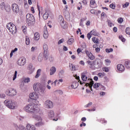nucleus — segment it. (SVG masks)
<instances>
[{
    "label": "nucleus",
    "mask_w": 130,
    "mask_h": 130,
    "mask_svg": "<svg viewBox=\"0 0 130 130\" xmlns=\"http://www.w3.org/2000/svg\"><path fill=\"white\" fill-rule=\"evenodd\" d=\"M24 83H29L30 82V78H25L24 79Z\"/></svg>",
    "instance_id": "nucleus-53"
},
{
    "label": "nucleus",
    "mask_w": 130,
    "mask_h": 130,
    "mask_svg": "<svg viewBox=\"0 0 130 130\" xmlns=\"http://www.w3.org/2000/svg\"><path fill=\"white\" fill-rule=\"evenodd\" d=\"M113 30L114 32H117V27H114L113 28Z\"/></svg>",
    "instance_id": "nucleus-61"
},
{
    "label": "nucleus",
    "mask_w": 130,
    "mask_h": 130,
    "mask_svg": "<svg viewBox=\"0 0 130 130\" xmlns=\"http://www.w3.org/2000/svg\"><path fill=\"white\" fill-rule=\"evenodd\" d=\"M117 22L119 23V24H122V22H123V19L121 17H120L118 19Z\"/></svg>",
    "instance_id": "nucleus-46"
},
{
    "label": "nucleus",
    "mask_w": 130,
    "mask_h": 130,
    "mask_svg": "<svg viewBox=\"0 0 130 130\" xmlns=\"http://www.w3.org/2000/svg\"><path fill=\"white\" fill-rule=\"evenodd\" d=\"M14 126L16 127V129H18V128H19L21 130H25V126H23L22 125H19V126H18L16 124H15Z\"/></svg>",
    "instance_id": "nucleus-25"
},
{
    "label": "nucleus",
    "mask_w": 130,
    "mask_h": 130,
    "mask_svg": "<svg viewBox=\"0 0 130 130\" xmlns=\"http://www.w3.org/2000/svg\"><path fill=\"white\" fill-rule=\"evenodd\" d=\"M119 39H120V40H121L122 42H125V39H124V38H123L122 35H120L119 36Z\"/></svg>",
    "instance_id": "nucleus-43"
},
{
    "label": "nucleus",
    "mask_w": 130,
    "mask_h": 130,
    "mask_svg": "<svg viewBox=\"0 0 130 130\" xmlns=\"http://www.w3.org/2000/svg\"><path fill=\"white\" fill-rule=\"evenodd\" d=\"M90 13L95 15L96 14V11H95V10L92 9L90 10Z\"/></svg>",
    "instance_id": "nucleus-58"
},
{
    "label": "nucleus",
    "mask_w": 130,
    "mask_h": 130,
    "mask_svg": "<svg viewBox=\"0 0 130 130\" xmlns=\"http://www.w3.org/2000/svg\"><path fill=\"white\" fill-rule=\"evenodd\" d=\"M25 44L26 45H29V44H30V39H29V37H25Z\"/></svg>",
    "instance_id": "nucleus-33"
},
{
    "label": "nucleus",
    "mask_w": 130,
    "mask_h": 130,
    "mask_svg": "<svg viewBox=\"0 0 130 130\" xmlns=\"http://www.w3.org/2000/svg\"><path fill=\"white\" fill-rule=\"evenodd\" d=\"M92 35L90 34V32L87 34V38L88 40H90L91 39V37H92Z\"/></svg>",
    "instance_id": "nucleus-55"
},
{
    "label": "nucleus",
    "mask_w": 130,
    "mask_h": 130,
    "mask_svg": "<svg viewBox=\"0 0 130 130\" xmlns=\"http://www.w3.org/2000/svg\"><path fill=\"white\" fill-rule=\"evenodd\" d=\"M117 69L119 72H121V73L124 72V70H125L124 66L122 64H118L117 66Z\"/></svg>",
    "instance_id": "nucleus-14"
},
{
    "label": "nucleus",
    "mask_w": 130,
    "mask_h": 130,
    "mask_svg": "<svg viewBox=\"0 0 130 130\" xmlns=\"http://www.w3.org/2000/svg\"><path fill=\"white\" fill-rule=\"evenodd\" d=\"M90 7L91 8H94V5H96V1L95 0H90Z\"/></svg>",
    "instance_id": "nucleus-35"
},
{
    "label": "nucleus",
    "mask_w": 130,
    "mask_h": 130,
    "mask_svg": "<svg viewBox=\"0 0 130 130\" xmlns=\"http://www.w3.org/2000/svg\"><path fill=\"white\" fill-rule=\"evenodd\" d=\"M49 16V12L46 11L43 16V19H44V20H47L48 19Z\"/></svg>",
    "instance_id": "nucleus-22"
},
{
    "label": "nucleus",
    "mask_w": 130,
    "mask_h": 130,
    "mask_svg": "<svg viewBox=\"0 0 130 130\" xmlns=\"http://www.w3.org/2000/svg\"><path fill=\"white\" fill-rule=\"evenodd\" d=\"M78 5H79V6H78L77 9L79 11H80V10H81V9H82V8H83V6H82V3H81L80 2L79 3Z\"/></svg>",
    "instance_id": "nucleus-49"
},
{
    "label": "nucleus",
    "mask_w": 130,
    "mask_h": 130,
    "mask_svg": "<svg viewBox=\"0 0 130 130\" xmlns=\"http://www.w3.org/2000/svg\"><path fill=\"white\" fill-rule=\"evenodd\" d=\"M27 70L28 71L29 74H33V72L35 70V68H33V64L31 63L28 64L27 66Z\"/></svg>",
    "instance_id": "nucleus-13"
},
{
    "label": "nucleus",
    "mask_w": 130,
    "mask_h": 130,
    "mask_svg": "<svg viewBox=\"0 0 130 130\" xmlns=\"http://www.w3.org/2000/svg\"><path fill=\"white\" fill-rule=\"evenodd\" d=\"M100 121L101 123H103V124H106L107 123V121L105 120L104 118H102Z\"/></svg>",
    "instance_id": "nucleus-41"
},
{
    "label": "nucleus",
    "mask_w": 130,
    "mask_h": 130,
    "mask_svg": "<svg viewBox=\"0 0 130 130\" xmlns=\"http://www.w3.org/2000/svg\"><path fill=\"white\" fill-rule=\"evenodd\" d=\"M38 60L40 62H41V61H42V60H43V55H42V54H40L39 55V56L38 57Z\"/></svg>",
    "instance_id": "nucleus-31"
},
{
    "label": "nucleus",
    "mask_w": 130,
    "mask_h": 130,
    "mask_svg": "<svg viewBox=\"0 0 130 130\" xmlns=\"http://www.w3.org/2000/svg\"><path fill=\"white\" fill-rule=\"evenodd\" d=\"M17 91L13 88L7 89L6 92V95H8V96H15V95H17Z\"/></svg>",
    "instance_id": "nucleus-5"
},
{
    "label": "nucleus",
    "mask_w": 130,
    "mask_h": 130,
    "mask_svg": "<svg viewBox=\"0 0 130 130\" xmlns=\"http://www.w3.org/2000/svg\"><path fill=\"white\" fill-rule=\"evenodd\" d=\"M87 63H88V64H89V68H90V69H92L93 68V66H94V62L90 61V60H88L87 61Z\"/></svg>",
    "instance_id": "nucleus-30"
},
{
    "label": "nucleus",
    "mask_w": 130,
    "mask_h": 130,
    "mask_svg": "<svg viewBox=\"0 0 130 130\" xmlns=\"http://www.w3.org/2000/svg\"><path fill=\"white\" fill-rule=\"evenodd\" d=\"M44 34H43V37L45 39H47V38H48V36H49V35H48V31L47 30V28H46V27H44Z\"/></svg>",
    "instance_id": "nucleus-16"
},
{
    "label": "nucleus",
    "mask_w": 130,
    "mask_h": 130,
    "mask_svg": "<svg viewBox=\"0 0 130 130\" xmlns=\"http://www.w3.org/2000/svg\"><path fill=\"white\" fill-rule=\"evenodd\" d=\"M110 8H111V9H112L113 10H115V5L113 4H110Z\"/></svg>",
    "instance_id": "nucleus-54"
},
{
    "label": "nucleus",
    "mask_w": 130,
    "mask_h": 130,
    "mask_svg": "<svg viewBox=\"0 0 130 130\" xmlns=\"http://www.w3.org/2000/svg\"><path fill=\"white\" fill-rule=\"evenodd\" d=\"M24 110L29 113L37 114L40 111V109L35 104H29L24 107Z\"/></svg>",
    "instance_id": "nucleus-1"
},
{
    "label": "nucleus",
    "mask_w": 130,
    "mask_h": 130,
    "mask_svg": "<svg viewBox=\"0 0 130 130\" xmlns=\"http://www.w3.org/2000/svg\"><path fill=\"white\" fill-rule=\"evenodd\" d=\"M113 51V49L110 48V49H106V52H108V53H109V52H112Z\"/></svg>",
    "instance_id": "nucleus-51"
},
{
    "label": "nucleus",
    "mask_w": 130,
    "mask_h": 130,
    "mask_svg": "<svg viewBox=\"0 0 130 130\" xmlns=\"http://www.w3.org/2000/svg\"><path fill=\"white\" fill-rule=\"evenodd\" d=\"M17 74H18V72H17V71H16L15 72L14 75L13 76V81H15V80H16V79H17Z\"/></svg>",
    "instance_id": "nucleus-50"
},
{
    "label": "nucleus",
    "mask_w": 130,
    "mask_h": 130,
    "mask_svg": "<svg viewBox=\"0 0 130 130\" xmlns=\"http://www.w3.org/2000/svg\"><path fill=\"white\" fill-rule=\"evenodd\" d=\"M29 98L32 100H37L38 99V94L35 92H31L29 94Z\"/></svg>",
    "instance_id": "nucleus-11"
},
{
    "label": "nucleus",
    "mask_w": 130,
    "mask_h": 130,
    "mask_svg": "<svg viewBox=\"0 0 130 130\" xmlns=\"http://www.w3.org/2000/svg\"><path fill=\"white\" fill-rule=\"evenodd\" d=\"M26 58L24 57H22L20 58L17 62V63L18 66H20L23 67V66H25L26 64Z\"/></svg>",
    "instance_id": "nucleus-7"
},
{
    "label": "nucleus",
    "mask_w": 130,
    "mask_h": 130,
    "mask_svg": "<svg viewBox=\"0 0 130 130\" xmlns=\"http://www.w3.org/2000/svg\"><path fill=\"white\" fill-rule=\"evenodd\" d=\"M4 10H6V12H10V11H11V6H10L9 4H7Z\"/></svg>",
    "instance_id": "nucleus-34"
},
{
    "label": "nucleus",
    "mask_w": 130,
    "mask_h": 130,
    "mask_svg": "<svg viewBox=\"0 0 130 130\" xmlns=\"http://www.w3.org/2000/svg\"><path fill=\"white\" fill-rule=\"evenodd\" d=\"M92 104L93 103L92 102H89L87 105L85 106V107L87 108V107L91 106V105H92Z\"/></svg>",
    "instance_id": "nucleus-56"
},
{
    "label": "nucleus",
    "mask_w": 130,
    "mask_h": 130,
    "mask_svg": "<svg viewBox=\"0 0 130 130\" xmlns=\"http://www.w3.org/2000/svg\"><path fill=\"white\" fill-rule=\"evenodd\" d=\"M63 41H64V40L63 39H62L60 40L58 42V44H61V43H62L63 42Z\"/></svg>",
    "instance_id": "nucleus-57"
},
{
    "label": "nucleus",
    "mask_w": 130,
    "mask_h": 130,
    "mask_svg": "<svg viewBox=\"0 0 130 130\" xmlns=\"http://www.w3.org/2000/svg\"><path fill=\"white\" fill-rule=\"evenodd\" d=\"M34 38L35 40H39V39H40V34H39V32H36L34 34Z\"/></svg>",
    "instance_id": "nucleus-19"
},
{
    "label": "nucleus",
    "mask_w": 130,
    "mask_h": 130,
    "mask_svg": "<svg viewBox=\"0 0 130 130\" xmlns=\"http://www.w3.org/2000/svg\"><path fill=\"white\" fill-rule=\"evenodd\" d=\"M11 34H16L17 33V27L15 25H13V26L10 28V31H9Z\"/></svg>",
    "instance_id": "nucleus-15"
},
{
    "label": "nucleus",
    "mask_w": 130,
    "mask_h": 130,
    "mask_svg": "<svg viewBox=\"0 0 130 130\" xmlns=\"http://www.w3.org/2000/svg\"><path fill=\"white\" fill-rule=\"evenodd\" d=\"M7 5H6V3L5 2H2L0 4V8L2 10H5V9H6V6Z\"/></svg>",
    "instance_id": "nucleus-29"
},
{
    "label": "nucleus",
    "mask_w": 130,
    "mask_h": 130,
    "mask_svg": "<svg viewBox=\"0 0 130 130\" xmlns=\"http://www.w3.org/2000/svg\"><path fill=\"white\" fill-rule=\"evenodd\" d=\"M80 64H81L82 66H85V62H84L83 60H81L79 62Z\"/></svg>",
    "instance_id": "nucleus-59"
},
{
    "label": "nucleus",
    "mask_w": 130,
    "mask_h": 130,
    "mask_svg": "<svg viewBox=\"0 0 130 130\" xmlns=\"http://www.w3.org/2000/svg\"><path fill=\"white\" fill-rule=\"evenodd\" d=\"M98 76L99 78H103L105 76V73L104 72L99 73L98 74Z\"/></svg>",
    "instance_id": "nucleus-38"
},
{
    "label": "nucleus",
    "mask_w": 130,
    "mask_h": 130,
    "mask_svg": "<svg viewBox=\"0 0 130 130\" xmlns=\"http://www.w3.org/2000/svg\"><path fill=\"white\" fill-rule=\"evenodd\" d=\"M76 80H78V82H80V85H83V84H84V82H82L81 81V80H80V77L77 76V77H76Z\"/></svg>",
    "instance_id": "nucleus-52"
},
{
    "label": "nucleus",
    "mask_w": 130,
    "mask_h": 130,
    "mask_svg": "<svg viewBox=\"0 0 130 130\" xmlns=\"http://www.w3.org/2000/svg\"><path fill=\"white\" fill-rule=\"evenodd\" d=\"M26 19L27 22H28V23H32V22H34L35 20L34 19V16L31 14H27L26 16Z\"/></svg>",
    "instance_id": "nucleus-9"
},
{
    "label": "nucleus",
    "mask_w": 130,
    "mask_h": 130,
    "mask_svg": "<svg viewBox=\"0 0 130 130\" xmlns=\"http://www.w3.org/2000/svg\"><path fill=\"white\" fill-rule=\"evenodd\" d=\"M126 69L130 70V61H126L124 63Z\"/></svg>",
    "instance_id": "nucleus-28"
},
{
    "label": "nucleus",
    "mask_w": 130,
    "mask_h": 130,
    "mask_svg": "<svg viewBox=\"0 0 130 130\" xmlns=\"http://www.w3.org/2000/svg\"><path fill=\"white\" fill-rule=\"evenodd\" d=\"M100 87V83H95L93 85V88L97 89Z\"/></svg>",
    "instance_id": "nucleus-48"
},
{
    "label": "nucleus",
    "mask_w": 130,
    "mask_h": 130,
    "mask_svg": "<svg viewBox=\"0 0 130 130\" xmlns=\"http://www.w3.org/2000/svg\"><path fill=\"white\" fill-rule=\"evenodd\" d=\"M122 6L123 9H125V8H127V7L129 6V3L128 2H126L125 4H123Z\"/></svg>",
    "instance_id": "nucleus-44"
},
{
    "label": "nucleus",
    "mask_w": 130,
    "mask_h": 130,
    "mask_svg": "<svg viewBox=\"0 0 130 130\" xmlns=\"http://www.w3.org/2000/svg\"><path fill=\"white\" fill-rule=\"evenodd\" d=\"M48 116L49 118H52V117H54V112L53 111H50L48 113Z\"/></svg>",
    "instance_id": "nucleus-24"
},
{
    "label": "nucleus",
    "mask_w": 130,
    "mask_h": 130,
    "mask_svg": "<svg viewBox=\"0 0 130 130\" xmlns=\"http://www.w3.org/2000/svg\"><path fill=\"white\" fill-rule=\"evenodd\" d=\"M111 63V60H110V59H106L105 60V64L107 67H108V66H110Z\"/></svg>",
    "instance_id": "nucleus-27"
},
{
    "label": "nucleus",
    "mask_w": 130,
    "mask_h": 130,
    "mask_svg": "<svg viewBox=\"0 0 130 130\" xmlns=\"http://www.w3.org/2000/svg\"><path fill=\"white\" fill-rule=\"evenodd\" d=\"M72 68V71H76V66L74 65L73 63H71L70 65V68Z\"/></svg>",
    "instance_id": "nucleus-47"
},
{
    "label": "nucleus",
    "mask_w": 130,
    "mask_h": 130,
    "mask_svg": "<svg viewBox=\"0 0 130 130\" xmlns=\"http://www.w3.org/2000/svg\"><path fill=\"white\" fill-rule=\"evenodd\" d=\"M49 53H47V51H44V56L45 59H48Z\"/></svg>",
    "instance_id": "nucleus-37"
},
{
    "label": "nucleus",
    "mask_w": 130,
    "mask_h": 130,
    "mask_svg": "<svg viewBox=\"0 0 130 130\" xmlns=\"http://www.w3.org/2000/svg\"><path fill=\"white\" fill-rule=\"evenodd\" d=\"M43 49H44V51H47L48 49V46H47V44H44Z\"/></svg>",
    "instance_id": "nucleus-42"
},
{
    "label": "nucleus",
    "mask_w": 130,
    "mask_h": 130,
    "mask_svg": "<svg viewBox=\"0 0 130 130\" xmlns=\"http://www.w3.org/2000/svg\"><path fill=\"white\" fill-rule=\"evenodd\" d=\"M5 97H6V94H0V98H5Z\"/></svg>",
    "instance_id": "nucleus-62"
},
{
    "label": "nucleus",
    "mask_w": 130,
    "mask_h": 130,
    "mask_svg": "<svg viewBox=\"0 0 130 130\" xmlns=\"http://www.w3.org/2000/svg\"><path fill=\"white\" fill-rule=\"evenodd\" d=\"M125 32L127 35H130V27H127L125 29Z\"/></svg>",
    "instance_id": "nucleus-45"
},
{
    "label": "nucleus",
    "mask_w": 130,
    "mask_h": 130,
    "mask_svg": "<svg viewBox=\"0 0 130 130\" xmlns=\"http://www.w3.org/2000/svg\"><path fill=\"white\" fill-rule=\"evenodd\" d=\"M16 51H18V48H15L14 50H12L11 51V52H12V53H14V52H16Z\"/></svg>",
    "instance_id": "nucleus-64"
},
{
    "label": "nucleus",
    "mask_w": 130,
    "mask_h": 130,
    "mask_svg": "<svg viewBox=\"0 0 130 130\" xmlns=\"http://www.w3.org/2000/svg\"><path fill=\"white\" fill-rule=\"evenodd\" d=\"M74 41H75V40L73 38H71L68 40L67 43L68 44H69V45H71L74 43Z\"/></svg>",
    "instance_id": "nucleus-32"
},
{
    "label": "nucleus",
    "mask_w": 130,
    "mask_h": 130,
    "mask_svg": "<svg viewBox=\"0 0 130 130\" xmlns=\"http://www.w3.org/2000/svg\"><path fill=\"white\" fill-rule=\"evenodd\" d=\"M90 34L91 35H93L94 36H99L100 35L98 32H97V30L96 29H93L90 31Z\"/></svg>",
    "instance_id": "nucleus-21"
},
{
    "label": "nucleus",
    "mask_w": 130,
    "mask_h": 130,
    "mask_svg": "<svg viewBox=\"0 0 130 130\" xmlns=\"http://www.w3.org/2000/svg\"><path fill=\"white\" fill-rule=\"evenodd\" d=\"M41 75V69H38L37 72V74L35 76L36 79H37V78H39Z\"/></svg>",
    "instance_id": "nucleus-26"
},
{
    "label": "nucleus",
    "mask_w": 130,
    "mask_h": 130,
    "mask_svg": "<svg viewBox=\"0 0 130 130\" xmlns=\"http://www.w3.org/2000/svg\"><path fill=\"white\" fill-rule=\"evenodd\" d=\"M102 70L103 72H105V73H108V72H109V68L108 67H103Z\"/></svg>",
    "instance_id": "nucleus-39"
},
{
    "label": "nucleus",
    "mask_w": 130,
    "mask_h": 130,
    "mask_svg": "<svg viewBox=\"0 0 130 130\" xmlns=\"http://www.w3.org/2000/svg\"><path fill=\"white\" fill-rule=\"evenodd\" d=\"M92 41L94 43H96V44H98L99 43V40L98 39H96L95 37H93L92 38Z\"/></svg>",
    "instance_id": "nucleus-36"
},
{
    "label": "nucleus",
    "mask_w": 130,
    "mask_h": 130,
    "mask_svg": "<svg viewBox=\"0 0 130 130\" xmlns=\"http://www.w3.org/2000/svg\"><path fill=\"white\" fill-rule=\"evenodd\" d=\"M95 50L96 52L99 53L100 52V48H95Z\"/></svg>",
    "instance_id": "nucleus-60"
},
{
    "label": "nucleus",
    "mask_w": 130,
    "mask_h": 130,
    "mask_svg": "<svg viewBox=\"0 0 130 130\" xmlns=\"http://www.w3.org/2000/svg\"><path fill=\"white\" fill-rule=\"evenodd\" d=\"M81 79L83 82H83L84 84H85L86 83L85 86H86V87H88V86L89 88H91V90L92 91V87L94 84V81H93V80L87 77V75H86V74L84 73L81 74Z\"/></svg>",
    "instance_id": "nucleus-2"
},
{
    "label": "nucleus",
    "mask_w": 130,
    "mask_h": 130,
    "mask_svg": "<svg viewBox=\"0 0 130 130\" xmlns=\"http://www.w3.org/2000/svg\"><path fill=\"white\" fill-rule=\"evenodd\" d=\"M26 129L28 130H36V128L33 125L27 124L26 126Z\"/></svg>",
    "instance_id": "nucleus-17"
},
{
    "label": "nucleus",
    "mask_w": 130,
    "mask_h": 130,
    "mask_svg": "<svg viewBox=\"0 0 130 130\" xmlns=\"http://www.w3.org/2000/svg\"><path fill=\"white\" fill-rule=\"evenodd\" d=\"M21 29L22 30V31L24 34L27 31V26H26L25 25L22 26V27H21Z\"/></svg>",
    "instance_id": "nucleus-40"
},
{
    "label": "nucleus",
    "mask_w": 130,
    "mask_h": 130,
    "mask_svg": "<svg viewBox=\"0 0 130 130\" xmlns=\"http://www.w3.org/2000/svg\"><path fill=\"white\" fill-rule=\"evenodd\" d=\"M81 51H82V50H81V49H80V48L77 49V52L78 54H79L81 52Z\"/></svg>",
    "instance_id": "nucleus-63"
},
{
    "label": "nucleus",
    "mask_w": 130,
    "mask_h": 130,
    "mask_svg": "<svg viewBox=\"0 0 130 130\" xmlns=\"http://www.w3.org/2000/svg\"><path fill=\"white\" fill-rule=\"evenodd\" d=\"M85 53L90 60H94L95 59V56L88 50H85Z\"/></svg>",
    "instance_id": "nucleus-10"
},
{
    "label": "nucleus",
    "mask_w": 130,
    "mask_h": 130,
    "mask_svg": "<svg viewBox=\"0 0 130 130\" xmlns=\"http://www.w3.org/2000/svg\"><path fill=\"white\" fill-rule=\"evenodd\" d=\"M61 26L63 29H67L68 28V24H67V22H66V21L63 20L61 23Z\"/></svg>",
    "instance_id": "nucleus-23"
},
{
    "label": "nucleus",
    "mask_w": 130,
    "mask_h": 130,
    "mask_svg": "<svg viewBox=\"0 0 130 130\" xmlns=\"http://www.w3.org/2000/svg\"><path fill=\"white\" fill-rule=\"evenodd\" d=\"M45 106L47 108H52L53 107V103L52 101L47 100L45 103Z\"/></svg>",
    "instance_id": "nucleus-12"
},
{
    "label": "nucleus",
    "mask_w": 130,
    "mask_h": 130,
    "mask_svg": "<svg viewBox=\"0 0 130 130\" xmlns=\"http://www.w3.org/2000/svg\"><path fill=\"white\" fill-rule=\"evenodd\" d=\"M12 10L13 13L15 14H18L20 12V8H19V5L16 3H14L11 6Z\"/></svg>",
    "instance_id": "nucleus-6"
},
{
    "label": "nucleus",
    "mask_w": 130,
    "mask_h": 130,
    "mask_svg": "<svg viewBox=\"0 0 130 130\" xmlns=\"http://www.w3.org/2000/svg\"><path fill=\"white\" fill-rule=\"evenodd\" d=\"M33 88L35 91H41V92L45 91L44 86L39 83H35L33 85Z\"/></svg>",
    "instance_id": "nucleus-4"
},
{
    "label": "nucleus",
    "mask_w": 130,
    "mask_h": 130,
    "mask_svg": "<svg viewBox=\"0 0 130 130\" xmlns=\"http://www.w3.org/2000/svg\"><path fill=\"white\" fill-rule=\"evenodd\" d=\"M4 103L10 109H15L18 106L17 102L12 101L6 100L4 101Z\"/></svg>",
    "instance_id": "nucleus-3"
},
{
    "label": "nucleus",
    "mask_w": 130,
    "mask_h": 130,
    "mask_svg": "<svg viewBox=\"0 0 130 130\" xmlns=\"http://www.w3.org/2000/svg\"><path fill=\"white\" fill-rule=\"evenodd\" d=\"M55 72H56V68L54 67H52L51 68L50 70V76H52V75H54L55 73Z\"/></svg>",
    "instance_id": "nucleus-18"
},
{
    "label": "nucleus",
    "mask_w": 130,
    "mask_h": 130,
    "mask_svg": "<svg viewBox=\"0 0 130 130\" xmlns=\"http://www.w3.org/2000/svg\"><path fill=\"white\" fill-rule=\"evenodd\" d=\"M33 118H36L37 120L39 121V122L35 124L36 126H41V125H43V122H42V118L41 117L36 115H34Z\"/></svg>",
    "instance_id": "nucleus-8"
},
{
    "label": "nucleus",
    "mask_w": 130,
    "mask_h": 130,
    "mask_svg": "<svg viewBox=\"0 0 130 130\" xmlns=\"http://www.w3.org/2000/svg\"><path fill=\"white\" fill-rule=\"evenodd\" d=\"M15 25V24H13V23H12V22L9 23H8V24L6 25V28H7V29H9V32H10V29H12V28L13 26H14V25Z\"/></svg>",
    "instance_id": "nucleus-20"
}]
</instances>
